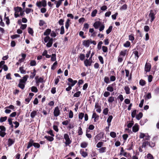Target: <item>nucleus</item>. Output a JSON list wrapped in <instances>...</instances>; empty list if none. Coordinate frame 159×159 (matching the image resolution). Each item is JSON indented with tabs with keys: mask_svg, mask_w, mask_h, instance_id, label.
Wrapping results in <instances>:
<instances>
[{
	"mask_svg": "<svg viewBox=\"0 0 159 159\" xmlns=\"http://www.w3.org/2000/svg\"><path fill=\"white\" fill-rule=\"evenodd\" d=\"M114 101V98L113 96H111L109 98L108 102L109 103H112Z\"/></svg>",
	"mask_w": 159,
	"mask_h": 159,
	"instance_id": "7c9ffc66",
	"label": "nucleus"
},
{
	"mask_svg": "<svg viewBox=\"0 0 159 159\" xmlns=\"http://www.w3.org/2000/svg\"><path fill=\"white\" fill-rule=\"evenodd\" d=\"M5 128L3 126H0V129H1L2 131H0V136L2 137H4L5 135V133L3 131Z\"/></svg>",
	"mask_w": 159,
	"mask_h": 159,
	"instance_id": "ddd939ff",
	"label": "nucleus"
},
{
	"mask_svg": "<svg viewBox=\"0 0 159 159\" xmlns=\"http://www.w3.org/2000/svg\"><path fill=\"white\" fill-rule=\"evenodd\" d=\"M102 24L101 22L100 21H96L93 24V26L95 29H98Z\"/></svg>",
	"mask_w": 159,
	"mask_h": 159,
	"instance_id": "1a4fd4ad",
	"label": "nucleus"
},
{
	"mask_svg": "<svg viewBox=\"0 0 159 159\" xmlns=\"http://www.w3.org/2000/svg\"><path fill=\"white\" fill-rule=\"evenodd\" d=\"M53 113L54 116H57L60 113L59 110H54Z\"/></svg>",
	"mask_w": 159,
	"mask_h": 159,
	"instance_id": "cd10ccee",
	"label": "nucleus"
},
{
	"mask_svg": "<svg viewBox=\"0 0 159 159\" xmlns=\"http://www.w3.org/2000/svg\"><path fill=\"white\" fill-rule=\"evenodd\" d=\"M100 28L99 29V30L100 31H102L105 28V26L104 24H101V25L99 26Z\"/></svg>",
	"mask_w": 159,
	"mask_h": 159,
	"instance_id": "69168bd1",
	"label": "nucleus"
},
{
	"mask_svg": "<svg viewBox=\"0 0 159 159\" xmlns=\"http://www.w3.org/2000/svg\"><path fill=\"white\" fill-rule=\"evenodd\" d=\"M36 111H34L31 112L30 116L32 118H34L36 114Z\"/></svg>",
	"mask_w": 159,
	"mask_h": 159,
	"instance_id": "3c124183",
	"label": "nucleus"
},
{
	"mask_svg": "<svg viewBox=\"0 0 159 159\" xmlns=\"http://www.w3.org/2000/svg\"><path fill=\"white\" fill-rule=\"evenodd\" d=\"M81 61H83L85 58V55L83 54H80L79 57Z\"/></svg>",
	"mask_w": 159,
	"mask_h": 159,
	"instance_id": "864d4df0",
	"label": "nucleus"
},
{
	"mask_svg": "<svg viewBox=\"0 0 159 159\" xmlns=\"http://www.w3.org/2000/svg\"><path fill=\"white\" fill-rule=\"evenodd\" d=\"M98 11L97 9H95L92 11L91 13V16L92 17H94L96 16V15Z\"/></svg>",
	"mask_w": 159,
	"mask_h": 159,
	"instance_id": "e433bc0d",
	"label": "nucleus"
},
{
	"mask_svg": "<svg viewBox=\"0 0 159 159\" xmlns=\"http://www.w3.org/2000/svg\"><path fill=\"white\" fill-rule=\"evenodd\" d=\"M98 59L99 60L100 62H101V63L102 64H104V60H103V57H102V56H99L98 57Z\"/></svg>",
	"mask_w": 159,
	"mask_h": 159,
	"instance_id": "4d7b16f0",
	"label": "nucleus"
},
{
	"mask_svg": "<svg viewBox=\"0 0 159 159\" xmlns=\"http://www.w3.org/2000/svg\"><path fill=\"white\" fill-rule=\"evenodd\" d=\"M19 70L21 74H25L26 73V71L24 69V67L23 66L19 68Z\"/></svg>",
	"mask_w": 159,
	"mask_h": 159,
	"instance_id": "72a5a7b5",
	"label": "nucleus"
},
{
	"mask_svg": "<svg viewBox=\"0 0 159 159\" xmlns=\"http://www.w3.org/2000/svg\"><path fill=\"white\" fill-rule=\"evenodd\" d=\"M110 94V93L108 91H105L103 93V96L105 97H107Z\"/></svg>",
	"mask_w": 159,
	"mask_h": 159,
	"instance_id": "338daca9",
	"label": "nucleus"
},
{
	"mask_svg": "<svg viewBox=\"0 0 159 159\" xmlns=\"http://www.w3.org/2000/svg\"><path fill=\"white\" fill-rule=\"evenodd\" d=\"M31 89V91L34 93H37L38 91V89L35 86H33L32 87Z\"/></svg>",
	"mask_w": 159,
	"mask_h": 159,
	"instance_id": "a878e982",
	"label": "nucleus"
},
{
	"mask_svg": "<svg viewBox=\"0 0 159 159\" xmlns=\"http://www.w3.org/2000/svg\"><path fill=\"white\" fill-rule=\"evenodd\" d=\"M33 10L30 8H26L25 9V12L26 14H28L30 13L31 11H33Z\"/></svg>",
	"mask_w": 159,
	"mask_h": 159,
	"instance_id": "603ef678",
	"label": "nucleus"
},
{
	"mask_svg": "<svg viewBox=\"0 0 159 159\" xmlns=\"http://www.w3.org/2000/svg\"><path fill=\"white\" fill-rule=\"evenodd\" d=\"M90 43V40H84L83 41V45L86 47H88Z\"/></svg>",
	"mask_w": 159,
	"mask_h": 159,
	"instance_id": "f8f14e48",
	"label": "nucleus"
},
{
	"mask_svg": "<svg viewBox=\"0 0 159 159\" xmlns=\"http://www.w3.org/2000/svg\"><path fill=\"white\" fill-rule=\"evenodd\" d=\"M128 6L126 4L122 5L120 8V10H126L127 9Z\"/></svg>",
	"mask_w": 159,
	"mask_h": 159,
	"instance_id": "473e14b6",
	"label": "nucleus"
},
{
	"mask_svg": "<svg viewBox=\"0 0 159 159\" xmlns=\"http://www.w3.org/2000/svg\"><path fill=\"white\" fill-rule=\"evenodd\" d=\"M89 25L88 23H85L84 25L83 30L84 31H87V30L89 28Z\"/></svg>",
	"mask_w": 159,
	"mask_h": 159,
	"instance_id": "412c9836",
	"label": "nucleus"
},
{
	"mask_svg": "<svg viewBox=\"0 0 159 159\" xmlns=\"http://www.w3.org/2000/svg\"><path fill=\"white\" fill-rule=\"evenodd\" d=\"M33 141L32 140H30L28 143V145L27 146V148H29L30 147L33 145Z\"/></svg>",
	"mask_w": 159,
	"mask_h": 159,
	"instance_id": "c756f323",
	"label": "nucleus"
},
{
	"mask_svg": "<svg viewBox=\"0 0 159 159\" xmlns=\"http://www.w3.org/2000/svg\"><path fill=\"white\" fill-rule=\"evenodd\" d=\"M110 135L113 138H115L116 137V133L114 132H111L110 133Z\"/></svg>",
	"mask_w": 159,
	"mask_h": 159,
	"instance_id": "13d9d810",
	"label": "nucleus"
},
{
	"mask_svg": "<svg viewBox=\"0 0 159 159\" xmlns=\"http://www.w3.org/2000/svg\"><path fill=\"white\" fill-rule=\"evenodd\" d=\"M126 52L127 51L125 50L124 51H121L120 53L119 56L122 57H125L126 55Z\"/></svg>",
	"mask_w": 159,
	"mask_h": 159,
	"instance_id": "a211bd4d",
	"label": "nucleus"
},
{
	"mask_svg": "<svg viewBox=\"0 0 159 159\" xmlns=\"http://www.w3.org/2000/svg\"><path fill=\"white\" fill-rule=\"evenodd\" d=\"M117 99L118 100H120L121 102H122L124 100L123 95L122 94H120L117 97Z\"/></svg>",
	"mask_w": 159,
	"mask_h": 159,
	"instance_id": "6e6d98bb",
	"label": "nucleus"
},
{
	"mask_svg": "<svg viewBox=\"0 0 159 159\" xmlns=\"http://www.w3.org/2000/svg\"><path fill=\"white\" fill-rule=\"evenodd\" d=\"M112 118V116H110L107 119V121L108 123V125L109 126H110L111 125L110 123Z\"/></svg>",
	"mask_w": 159,
	"mask_h": 159,
	"instance_id": "b1692460",
	"label": "nucleus"
},
{
	"mask_svg": "<svg viewBox=\"0 0 159 159\" xmlns=\"http://www.w3.org/2000/svg\"><path fill=\"white\" fill-rule=\"evenodd\" d=\"M139 83L141 86H143L146 84V82L144 80L141 79L139 81Z\"/></svg>",
	"mask_w": 159,
	"mask_h": 159,
	"instance_id": "c85d7f7f",
	"label": "nucleus"
},
{
	"mask_svg": "<svg viewBox=\"0 0 159 159\" xmlns=\"http://www.w3.org/2000/svg\"><path fill=\"white\" fill-rule=\"evenodd\" d=\"M62 2L60 1L59 0L58 1H55L54 2V4H56V7L57 8L59 7L62 4Z\"/></svg>",
	"mask_w": 159,
	"mask_h": 159,
	"instance_id": "aec40b11",
	"label": "nucleus"
},
{
	"mask_svg": "<svg viewBox=\"0 0 159 159\" xmlns=\"http://www.w3.org/2000/svg\"><path fill=\"white\" fill-rule=\"evenodd\" d=\"M68 81L71 83L70 84L69 83H67V84L68 85H70L71 86H73L77 82V81L76 80H73L71 78H69L67 79Z\"/></svg>",
	"mask_w": 159,
	"mask_h": 159,
	"instance_id": "0eeeda50",
	"label": "nucleus"
},
{
	"mask_svg": "<svg viewBox=\"0 0 159 159\" xmlns=\"http://www.w3.org/2000/svg\"><path fill=\"white\" fill-rule=\"evenodd\" d=\"M133 53L135 55V58L137 57V59H138L139 58V52L136 50H135V51H134Z\"/></svg>",
	"mask_w": 159,
	"mask_h": 159,
	"instance_id": "79ce46f5",
	"label": "nucleus"
},
{
	"mask_svg": "<svg viewBox=\"0 0 159 159\" xmlns=\"http://www.w3.org/2000/svg\"><path fill=\"white\" fill-rule=\"evenodd\" d=\"M7 119V116H4V117H1L0 118V122H2L5 121Z\"/></svg>",
	"mask_w": 159,
	"mask_h": 159,
	"instance_id": "680f3d73",
	"label": "nucleus"
},
{
	"mask_svg": "<svg viewBox=\"0 0 159 159\" xmlns=\"http://www.w3.org/2000/svg\"><path fill=\"white\" fill-rule=\"evenodd\" d=\"M81 93L80 91H78L75 93L74 94L73 96L75 97H78L80 96V94Z\"/></svg>",
	"mask_w": 159,
	"mask_h": 159,
	"instance_id": "5fc2aeb1",
	"label": "nucleus"
},
{
	"mask_svg": "<svg viewBox=\"0 0 159 159\" xmlns=\"http://www.w3.org/2000/svg\"><path fill=\"white\" fill-rule=\"evenodd\" d=\"M64 137L66 140L65 144L66 146L69 145L71 142V141L70 139L69 136L67 134H64Z\"/></svg>",
	"mask_w": 159,
	"mask_h": 159,
	"instance_id": "20e7f679",
	"label": "nucleus"
},
{
	"mask_svg": "<svg viewBox=\"0 0 159 159\" xmlns=\"http://www.w3.org/2000/svg\"><path fill=\"white\" fill-rule=\"evenodd\" d=\"M139 137L140 139L145 138L144 139L145 140H148L150 139V136L148 135V134H144L142 133H140Z\"/></svg>",
	"mask_w": 159,
	"mask_h": 159,
	"instance_id": "39448f33",
	"label": "nucleus"
},
{
	"mask_svg": "<svg viewBox=\"0 0 159 159\" xmlns=\"http://www.w3.org/2000/svg\"><path fill=\"white\" fill-rule=\"evenodd\" d=\"M124 89L125 91V93L127 94H129L130 93V88L128 86H125L124 88Z\"/></svg>",
	"mask_w": 159,
	"mask_h": 159,
	"instance_id": "f3484780",
	"label": "nucleus"
},
{
	"mask_svg": "<svg viewBox=\"0 0 159 159\" xmlns=\"http://www.w3.org/2000/svg\"><path fill=\"white\" fill-rule=\"evenodd\" d=\"M130 45V43L129 41H127L124 44V46L125 47H129Z\"/></svg>",
	"mask_w": 159,
	"mask_h": 159,
	"instance_id": "8fccbe9b",
	"label": "nucleus"
},
{
	"mask_svg": "<svg viewBox=\"0 0 159 159\" xmlns=\"http://www.w3.org/2000/svg\"><path fill=\"white\" fill-rule=\"evenodd\" d=\"M57 61H55L52 66H51V69L52 70H54L56 69V67H55V66H56L57 65Z\"/></svg>",
	"mask_w": 159,
	"mask_h": 159,
	"instance_id": "e2e57ef3",
	"label": "nucleus"
},
{
	"mask_svg": "<svg viewBox=\"0 0 159 159\" xmlns=\"http://www.w3.org/2000/svg\"><path fill=\"white\" fill-rule=\"evenodd\" d=\"M84 32L82 31H80L79 32V35L82 38L84 39L86 38L85 36L84 35Z\"/></svg>",
	"mask_w": 159,
	"mask_h": 159,
	"instance_id": "774afa93",
	"label": "nucleus"
},
{
	"mask_svg": "<svg viewBox=\"0 0 159 159\" xmlns=\"http://www.w3.org/2000/svg\"><path fill=\"white\" fill-rule=\"evenodd\" d=\"M14 10L15 12L19 13V12H20L22 11V10L21 7H17L14 8Z\"/></svg>",
	"mask_w": 159,
	"mask_h": 159,
	"instance_id": "4be33fe9",
	"label": "nucleus"
},
{
	"mask_svg": "<svg viewBox=\"0 0 159 159\" xmlns=\"http://www.w3.org/2000/svg\"><path fill=\"white\" fill-rule=\"evenodd\" d=\"M45 138L50 141H52L53 140V138L52 137L48 136H45Z\"/></svg>",
	"mask_w": 159,
	"mask_h": 159,
	"instance_id": "49530a36",
	"label": "nucleus"
},
{
	"mask_svg": "<svg viewBox=\"0 0 159 159\" xmlns=\"http://www.w3.org/2000/svg\"><path fill=\"white\" fill-rule=\"evenodd\" d=\"M145 157L147 159H153L152 156L150 154H148Z\"/></svg>",
	"mask_w": 159,
	"mask_h": 159,
	"instance_id": "a18cd8bd",
	"label": "nucleus"
},
{
	"mask_svg": "<svg viewBox=\"0 0 159 159\" xmlns=\"http://www.w3.org/2000/svg\"><path fill=\"white\" fill-rule=\"evenodd\" d=\"M92 62V61H91L88 59H86L84 61V65L87 67L88 66H91V65Z\"/></svg>",
	"mask_w": 159,
	"mask_h": 159,
	"instance_id": "9d476101",
	"label": "nucleus"
},
{
	"mask_svg": "<svg viewBox=\"0 0 159 159\" xmlns=\"http://www.w3.org/2000/svg\"><path fill=\"white\" fill-rule=\"evenodd\" d=\"M151 68V65L150 63H146L145 66V71L146 72L150 71Z\"/></svg>",
	"mask_w": 159,
	"mask_h": 159,
	"instance_id": "6e6552de",
	"label": "nucleus"
},
{
	"mask_svg": "<svg viewBox=\"0 0 159 159\" xmlns=\"http://www.w3.org/2000/svg\"><path fill=\"white\" fill-rule=\"evenodd\" d=\"M92 118H94V121L96 122L98 120L99 116L95 113H93L92 115Z\"/></svg>",
	"mask_w": 159,
	"mask_h": 159,
	"instance_id": "2eb2a0df",
	"label": "nucleus"
},
{
	"mask_svg": "<svg viewBox=\"0 0 159 159\" xmlns=\"http://www.w3.org/2000/svg\"><path fill=\"white\" fill-rule=\"evenodd\" d=\"M133 34H131L129 36V39L132 41H133L134 39V37Z\"/></svg>",
	"mask_w": 159,
	"mask_h": 159,
	"instance_id": "37998d69",
	"label": "nucleus"
},
{
	"mask_svg": "<svg viewBox=\"0 0 159 159\" xmlns=\"http://www.w3.org/2000/svg\"><path fill=\"white\" fill-rule=\"evenodd\" d=\"M20 37V35L19 34H15L11 36V38L12 39H14L16 38Z\"/></svg>",
	"mask_w": 159,
	"mask_h": 159,
	"instance_id": "052dcab7",
	"label": "nucleus"
},
{
	"mask_svg": "<svg viewBox=\"0 0 159 159\" xmlns=\"http://www.w3.org/2000/svg\"><path fill=\"white\" fill-rule=\"evenodd\" d=\"M103 44V42L102 41H99L97 45V48L98 50H100L102 48V45Z\"/></svg>",
	"mask_w": 159,
	"mask_h": 159,
	"instance_id": "2f4dec72",
	"label": "nucleus"
},
{
	"mask_svg": "<svg viewBox=\"0 0 159 159\" xmlns=\"http://www.w3.org/2000/svg\"><path fill=\"white\" fill-rule=\"evenodd\" d=\"M51 32V29H47L43 33V35L44 36H49L48 35L50 34Z\"/></svg>",
	"mask_w": 159,
	"mask_h": 159,
	"instance_id": "4468645a",
	"label": "nucleus"
},
{
	"mask_svg": "<svg viewBox=\"0 0 159 159\" xmlns=\"http://www.w3.org/2000/svg\"><path fill=\"white\" fill-rule=\"evenodd\" d=\"M143 114L141 112H140L138 115L136 116V118L138 120H139L142 117Z\"/></svg>",
	"mask_w": 159,
	"mask_h": 159,
	"instance_id": "f704fd0d",
	"label": "nucleus"
},
{
	"mask_svg": "<svg viewBox=\"0 0 159 159\" xmlns=\"http://www.w3.org/2000/svg\"><path fill=\"white\" fill-rule=\"evenodd\" d=\"M47 2L46 0L37 2L36 3V6L39 7H41L42 6L45 7L47 6Z\"/></svg>",
	"mask_w": 159,
	"mask_h": 159,
	"instance_id": "f03ea898",
	"label": "nucleus"
},
{
	"mask_svg": "<svg viewBox=\"0 0 159 159\" xmlns=\"http://www.w3.org/2000/svg\"><path fill=\"white\" fill-rule=\"evenodd\" d=\"M88 145L87 143L85 142H82L80 144L81 147L82 148H86Z\"/></svg>",
	"mask_w": 159,
	"mask_h": 159,
	"instance_id": "c03bdc74",
	"label": "nucleus"
},
{
	"mask_svg": "<svg viewBox=\"0 0 159 159\" xmlns=\"http://www.w3.org/2000/svg\"><path fill=\"white\" fill-rule=\"evenodd\" d=\"M30 65L31 66H34L36 65V61L34 60H31L30 61Z\"/></svg>",
	"mask_w": 159,
	"mask_h": 159,
	"instance_id": "393cba45",
	"label": "nucleus"
},
{
	"mask_svg": "<svg viewBox=\"0 0 159 159\" xmlns=\"http://www.w3.org/2000/svg\"><path fill=\"white\" fill-rule=\"evenodd\" d=\"M60 78V76L59 75V76H58L57 78L56 79H55V83H54V84L56 85L59 82V79Z\"/></svg>",
	"mask_w": 159,
	"mask_h": 159,
	"instance_id": "de8ad7c7",
	"label": "nucleus"
},
{
	"mask_svg": "<svg viewBox=\"0 0 159 159\" xmlns=\"http://www.w3.org/2000/svg\"><path fill=\"white\" fill-rule=\"evenodd\" d=\"M14 140L13 139H9L8 140V146H10L14 143Z\"/></svg>",
	"mask_w": 159,
	"mask_h": 159,
	"instance_id": "6ab92c4d",
	"label": "nucleus"
},
{
	"mask_svg": "<svg viewBox=\"0 0 159 159\" xmlns=\"http://www.w3.org/2000/svg\"><path fill=\"white\" fill-rule=\"evenodd\" d=\"M80 153L81 154L82 156L84 157H85L87 156V153L86 152H84L82 150H81Z\"/></svg>",
	"mask_w": 159,
	"mask_h": 159,
	"instance_id": "4c0bfd02",
	"label": "nucleus"
},
{
	"mask_svg": "<svg viewBox=\"0 0 159 159\" xmlns=\"http://www.w3.org/2000/svg\"><path fill=\"white\" fill-rule=\"evenodd\" d=\"M116 87V84L115 82L113 83L112 84L108 85L107 88V89L108 91L112 92L114 90L113 87Z\"/></svg>",
	"mask_w": 159,
	"mask_h": 159,
	"instance_id": "423d86ee",
	"label": "nucleus"
},
{
	"mask_svg": "<svg viewBox=\"0 0 159 159\" xmlns=\"http://www.w3.org/2000/svg\"><path fill=\"white\" fill-rule=\"evenodd\" d=\"M102 50L103 52H106L108 51V48L107 47L105 46H103L102 47Z\"/></svg>",
	"mask_w": 159,
	"mask_h": 159,
	"instance_id": "bf43d9fd",
	"label": "nucleus"
},
{
	"mask_svg": "<svg viewBox=\"0 0 159 159\" xmlns=\"http://www.w3.org/2000/svg\"><path fill=\"white\" fill-rule=\"evenodd\" d=\"M113 27L112 25L110 26L107 30L106 32L107 34H109L112 31Z\"/></svg>",
	"mask_w": 159,
	"mask_h": 159,
	"instance_id": "c9c22d12",
	"label": "nucleus"
},
{
	"mask_svg": "<svg viewBox=\"0 0 159 159\" xmlns=\"http://www.w3.org/2000/svg\"><path fill=\"white\" fill-rule=\"evenodd\" d=\"M28 33L32 36L33 35L34 31L32 28L30 27H29L28 29Z\"/></svg>",
	"mask_w": 159,
	"mask_h": 159,
	"instance_id": "bb28decb",
	"label": "nucleus"
},
{
	"mask_svg": "<svg viewBox=\"0 0 159 159\" xmlns=\"http://www.w3.org/2000/svg\"><path fill=\"white\" fill-rule=\"evenodd\" d=\"M156 14V11L151 10L150 11V13L149 14V17L151 18V21L152 22L154 20L155 18V15Z\"/></svg>",
	"mask_w": 159,
	"mask_h": 159,
	"instance_id": "7ed1b4c3",
	"label": "nucleus"
},
{
	"mask_svg": "<svg viewBox=\"0 0 159 159\" xmlns=\"http://www.w3.org/2000/svg\"><path fill=\"white\" fill-rule=\"evenodd\" d=\"M106 147H103L98 149V150L100 153H102L106 152Z\"/></svg>",
	"mask_w": 159,
	"mask_h": 159,
	"instance_id": "5701e85b",
	"label": "nucleus"
},
{
	"mask_svg": "<svg viewBox=\"0 0 159 159\" xmlns=\"http://www.w3.org/2000/svg\"><path fill=\"white\" fill-rule=\"evenodd\" d=\"M18 86L21 89H23L25 87V84L19 82Z\"/></svg>",
	"mask_w": 159,
	"mask_h": 159,
	"instance_id": "58836bf2",
	"label": "nucleus"
},
{
	"mask_svg": "<svg viewBox=\"0 0 159 159\" xmlns=\"http://www.w3.org/2000/svg\"><path fill=\"white\" fill-rule=\"evenodd\" d=\"M53 39L50 38L49 36H46L44 37V41L45 43H47L46 44V46L48 48L51 47L53 43Z\"/></svg>",
	"mask_w": 159,
	"mask_h": 159,
	"instance_id": "f257e3e1",
	"label": "nucleus"
},
{
	"mask_svg": "<svg viewBox=\"0 0 159 159\" xmlns=\"http://www.w3.org/2000/svg\"><path fill=\"white\" fill-rule=\"evenodd\" d=\"M104 81L107 84H108L110 83L109 78L108 77H105L104 78Z\"/></svg>",
	"mask_w": 159,
	"mask_h": 159,
	"instance_id": "09e8293b",
	"label": "nucleus"
},
{
	"mask_svg": "<svg viewBox=\"0 0 159 159\" xmlns=\"http://www.w3.org/2000/svg\"><path fill=\"white\" fill-rule=\"evenodd\" d=\"M6 13H5L4 17H5V19H6V24L7 25H8L10 23V20L9 19V17H6Z\"/></svg>",
	"mask_w": 159,
	"mask_h": 159,
	"instance_id": "a19ab883",
	"label": "nucleus"
},
{
	"mask_svg": "<svg viewBox=\"0 0 159 159\" xmlns=\"http://www.w3.org/2000/svg\"><path fill=\"white\" fill-rule=\"evenodd\" d=\"M65 33L64 27L63 26H62L61 27V31L60 34H63Z\"/></svg>",
	"mask_w": 159,
	"mask_h": 159,
	"instance_id": "0e129e2a",
	"label": "nucleus"
},
{
	"mask_svg": "<svg viewBox=\"0 0 159 159\" xmlns=\"http://www.w3.org/2000/svg\"><path fill=\"white\" fill-rule=\"evenodd\" d=\"M51 57V60L52 61H54L56 60V54H52Z\"/></svg>",
	"mask_w": 159,
	"mask_h": 159,
	"instance_id": "ea45409f",
	"label": "nucleus"
},
{
	"mask_svg": "<svg viewBox=\"0 0 159 159\" xmlns=\"http://www.w3.org/2000/svg\"><path fill=\"white\" fill-rule=\"evenodd\" d=\"M139 129V127L137 124H135L132 128L133 131L134 132H136L138 131Z\"/></svg>",
	"mask_w": 159,
	"mask_h": 159,
	"instance_id": "dca6fc26",
	"label": "nucleus"
},
{
	"mask_svg": "<svg viewBox=\"0 0 159 159\" xmlns=\"http://www.w3.org/2000/svg\"><path fill=\"white\" fill-rule=\"evenodd\" d=\"M38 76H36L35 77V79L36 81V83L37 84V85H39V84H38L39 83H43V78L40 77L39 78H38Z\"/></svg>",
	"mask_w": 159,
	"mask_h": 159,
	"instance_id": "9b49d317",
	"label": "nucleus"
}]
</instances>
